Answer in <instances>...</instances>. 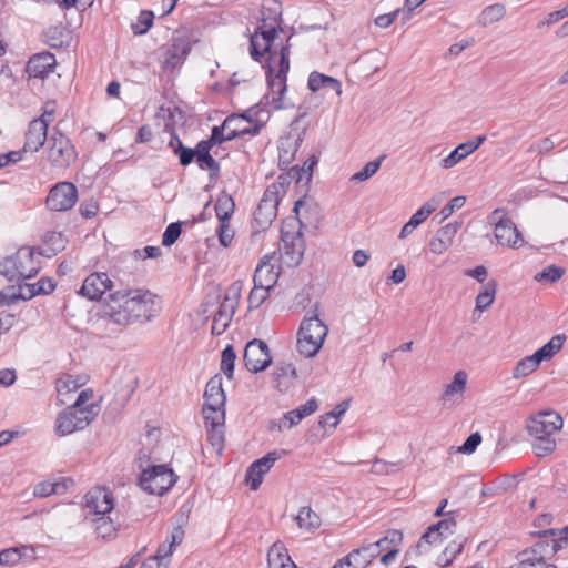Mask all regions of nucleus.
<instances>
[{
    "label": "nucleus",
    "mask_w": 568,
    "mask_h": 568,
    "mask_svg": "<svg viewBox=\"0 0 568 568\" xmlns=\"http://www.w3.org/2000/svg\"><path fill=\"white\" fill-rule=\"evenodd\" d=\"M217 236L221 245L224 247H227L231 244L234 237V231L230 226V220L220 221Z\"/></svg>",
    "instance_id": "nucleus-59"
},
{
    "label": "nucleus",
    "mask_w": 568,
    "mask_h": 568,
    "mask_svg": "<svg viewBox=\"0 0 568 568\" xmlns=\"http://www.w3.org/2000/svg\"><path fill=\"white\" fill-rule=\"evenodd\" d=\"M565 341V334H557L534 354L537 356L540 363L542 361H549L562 348Z\"/></svg>",
    "instance_id": "nucleus-34"
},
{
    "label": "nucleus",
    "mask_w": 568,
    "mask_h": 568,
    "mask_svg": "<svg viewBox=\"0 0 568 568\" xmlns=\"http://www.w3.org/2000/svg\"><path fill=\"white\" fill-rule=\"evenodd\" d=\"M296 521L300 528L314 530L321 526L318 515L311 507H302L297 514Z\"/></svg>",
    "instance_id": "nucleus-39"
},
{
    "label": "nucleus",
    "mask_w": 568,
    "mask_h": 568,
    "mask_svg": "<svg viewBox=\"0 0 568 568\" xmlns=\"http://www.w3.org/2000/svg\"><path fill=\"white\" fill-rule=\"evenodd\" d=\"M466 539L453 540L443 551V557L445 559H439V565L447 566L455 559L458 555L463 552Z\"/></svg>",
    "instance_id": "nucleus-49"
},
{
    "label": "nucleus",
    "mask_w": 568,
    "mask_h": 568,
    "mask_svg": "<svg viewBox=\"0 0 568 568\" xmlns=\"http://www.w3.org/2000/svg\"><path fill=\"white\" fill-rule=\"evenodd\" d=\"M470 154L471 152L465 142L460 143L446 158L442 160L440 166L446 170L452 169Z\"/></svg>",
    "instance_id": "nucleus-43"
},
{
    "label": "nucleus",
    "mask_w": 568,
    "mask_h": 568,
    "mask_svg": "<svg viewBox=\"0 0 568 568\" xmlns=\"http://www.w3.org/2000/svg\"><path fill=\"white\" fill-rule=\"evenodd\" d=\"M466 384L467 374L464 371L456 372L453 382L446 386L443 393V399L453 404L460 402L466 389Z\"/></svg>",
    "instance_id": "nucleus-27"
},
{
    "label": "nucleus",
    "mask_w": 568,
    "mask_h": 568,
    "mask_svg": "<svg viewBox=\"0 0 568 568\" xmlns=\"http://www.w3.org/2000/svg\"><path fill=\"white\" fill-rule=\"evenodd\" d=\"M518 564L516 567L510 568H557L555 565L547 564L541 558L524 556L521 552L518 555Z\"/></svg>",
    "instance_id": "nucleus-55"
},
{
    "label": "nucleus",
    "mask_w": 568,
    "mask_h": 568,
    "mask_svg": "<svg viewBox=\"0 0 568 568\" xmlns=\"http://www.w3.org/2000/svg\"><path fill=\"white\" fill-rule=\"evenodd\" d=\"M384 159H385V155H381L376 160L367 162L361 171H358L352 175L351 181L363 182V181L368 180L379 170Z\"/></svg>",
    "instance_id": "nucleus-45"
},
{
    "label": "nucleus",
    "mask_w": 568,
    "mask_h": 568,
    "mask_svg": "<svg viewBox=\"0 0 568 568\" xmlns=\"http://www.w3.org/2000/svg\"><path fill=\"white\" fill-rule=\"evenodd\" d=\"M50 119H34L30 122L26 133L24 152H37L48 138Z\"/></svg>",
    "instance_id": "nucleus-17"
},
{
    "label": "nucleus",
    "mask_w": 568,
    "mask_h": 568,
    "mask_svg": "<svg viewBox=\"0 0 568 568\" xmlns=\"http://www.w3.org/2000/svg\"><path fill=\"white\" fill-rule=\"evenodd\" d=\"M154 14L151 11H142L136 23L132 24L133 32L135 34H144L153 24Z\"/></svg>",
    "instance_id": "nucleus-57"
},
{
    "label": "nucleus",
    "mask_w": 568,
    "mask_h": 568,
    "mask_svg": "<svg viewBox=\"0 0 568 568\" xmlns=\"http://www.w3.org/2000/svg\"><path fill=\"white\" fill-rule=\"evenodd\" d=\"M196 163L201 170H209L211 178H216L220 173V164L211 153L204 152V154L196 160Z\"/></svg>",
    "instance_id": "nucleus-56"
},
{
    "label": "nucleus",
    "mask_w": 568,
    "mask_h": 568,
    "mask_svg": "<svg viewBox=\"0 0 568 568\" xmlns=\"http://www.w3.org/2000/svg\"><path fill=\"white\" fill-rule=\"evenodd\" d=\"M532 452L537 457H545L556 449V439L554 436H532Z\"/></svg>",
    "instance_id": "nucleus-42"
},
{
    "label": "nucleus",
    "mask_w": 568,
    "mask_h": 568,
    "mask_svg": "<svg viewBox=\"0 0 568 568\" xmlns=\"http://www.w3.org/2000/svg\"><path fill=\"white\" fill-rule=\"evenodd\" d=\"M85 504L98 517L104 516L113 509L112 493L105 488L91 490L85 495Z\"/></svg>",
    "instance_id": "nucleus-19"
},
{
    "label": "nucleus",
    "mask_w": 568,
    "mask_h": 568,
    "mask_svg": "<svg viewBox=\"0 0 568 568\" xmlns=\"http://www.w3.org/2000/svg\"><path fill=\"white\" fill-rule=\"evenodd\" d=\"M446 538V535L444 532H440L438 530H432V525L427 528V530L422 535L417 547L420 548L423 544L427 545H435L438 542H442Z\"/></svg>",
    "instance_id": "nucleus-60"
},
{
    "label": "nucleus",
    "mask_w": 568,
    "mask_h": 568,
    "mask_svg": "<svg viewBox=\"0 0 568 568\" xmlns=\"http://www.w3.org/2000/svg\"><path fill=\"white\" fill-rule=\"evenodd\" d=\"M243 283L241 281L233 282L226 290L224 298L221 303L227 304L236 310L237 303L241 297Z\"/></svg>",
    "instance_id": "nucleus-54"
},
{
    "label": "nucleus",
    "mask_w": 568,
    "mask_h": 568,
    "mask_svg": "<svg viewBox=\"0 0 568 568\" xmlns=\"http://www.w3.org/2000/svg\"><path fill=\"white\" fill-rule=\"evenodd\" d=\"M169 148L179 156V161L182 166L191 164L194 160L196 161V152H194L193 149L186 148L175 133L171 135Z\"/></svg>",
    "instance_id": "nucleus-33"
},
{
    "label": "nucleus",
    "mask_w": 568,
    "mask_h": 568,
    "mask_svg": "<svg viewBox=\"0 0 568 568\" xmlns=\"http://www.w3.org/2000/svg\"><path fill=\"white\" fill-rule=\"evenodd\" d=\"M327 332V326L317 315L305 317L297 334L298 353L305 357L315 356L320 352Z\"/></svg>",
    "instance_id": "nucleus-5"
},
{
    "label": "nucleus",
    "mask_w": 568,
    "mask_h": 568,
    "mask_svg": "<svg viewBox=\"0 0 568 568\" xmlns=\"http://www.w3.org/2000/svg\"><path fill=\"white\" fill-rule=\"evenodd\" d=\"M191 51V43L185 38H176L166 49L164 64L168 68H176L181 65Z\"/></svg>",
    "instance_id": "nucleus-23"
},
{
    "label": "nucleus",
    "mask_w": 568,
    "mask_h": 568,
    "mask_svg": "<svg viewBox=\"0 0 568 568\" xmlns=\"http://www.w3.org/2000/svg\"><path fill=\"white\" fill-rule=\"evenodd\" d=\"M78 200V191L71 182L55 184L47 196V206L51 211L62 212L74 206Z\"/></svg>",
    "instance_id": "nucleus-13"
},
{
    "label": "nucleus",
    "mask_w": 568,
    "mask_h": 568,
    "mask_svg": "<svg viewBox=\"0 0 568 568\" xmlns=\"http://www.w3.org/2000/svg\"><path fill=\"white\" fill-rule=\"evenodd\" d=\"M112 286L113 282L106 273L94 272L84 278L78 293L90 301H99Z\"/></svg>",
    "instance_id": "nucleus-16"
},
{
    "label": "nucleus",
    "mask_w": 568,
    "mask_h": 568,
    "mask_svg": "<svg viewBox=\"0 0 568 568\" xmlns=\"http://www.w3.org/2000/svg\"><path fill=\"white\" fill-rule=\"evenodd\" d=\"M480 443L481 435L478 432L473 433L467 437L464 444L460 447H458V452L467 455L473 454Z\"/></svg>",
    "instance_id": "nucleus-61"
},
{
    "label": "nucleus",
    "mask_w": 568,
    "mask_h": 568,
    "mask_svg": "<svg viewBox=\"0 0 568 568\" xmlns=\"http://www.w3.org/2000/svg\"><path fill=\"white\" fill-rule=\"evenodd\" d=\"M497 286L498 284L496 280H490L481 286V290L476 297V310L484 312L490 307L495 301Z\"/></svg>",
    "instance_id": "nucleus-35"
},
{
    "label": "nucleus",
    "mask_w": 568,
    "mask_h": 568,
    "mask_svg": "<svg viewBox=\"0 0 568 568\" xmlns=\"http://www.w3.org/2000/svg\"><path fill=\"white\" fill-rule=\"evenodd\" d=\"M379 555V544L373 542L352 550L348 556L357 568H366Z\"/></svg>",
    "instance_id": "nucleus-28"
},
{
    "label": "nucleus",
    "mask_w": 568,
    "mask_h": 568,
    "mask_svg": "<svg viewBox=\"0 0 568 568\" xmlns=\"http://www.w3.org/2000/svg\"><path fill=\"white\" fill-rule=\"evenodd\" d=\"M181 232H182V223L181 222L170 223L166 226V229L162 235V244L168 247L173 245L176 242V240L180 237Z\"/></svg>",
    "instance_id": "nucleus-58"
},
{
    "label": "nucleus",
    "mask_w": 568,
    "mask_h": 568,
    "mask_svg": "<svg viewBox=\"0 0 568 568\" xmlns=\"http://www.w3.org/2000/svg\"><path fill=\"white\" fill-rule=\"evenodd\" d=\"M263 126L264 123L258 121L255 124H246L244 114H231L225 118L227 139L232 140L245 135H257Z\"/></svg>",
    "instance_id": "nucleus-18"
},
{
    "label": "nucleus",
    "mask_w": 568,
    "mask_h": 568,
    "mask_svg": "<svg viewBox=\"0 0 568 568\" xmlns=\"http://www.w3.org/2000/svg\"><path fill=\"white\" fill-rule=\"evenodd\" d=\"M176 478L166 465H155L141 473L139 486L150 495L162 496L176 483Z\"/></svg>",
    "instance_id": "nucleus-8"
},
{
    "label": "nucleus",
    "mask_w": 568,
    "mask_h": 568,
    "mask_svg": "<svg viewBox=\"0 0 568 568\" xmlns=\"http://www.w3.org/2000/svg\"><path fill=\"white\" fill-rule=\"evenodd\" d=\"M95 532L99 537L106 539L114 536L115 528L110 518L99 516L94 519Z\"/></svg>",
    "instance_id": "nucleus-53"
},
{
    "label": "nucleus",
    "mask_w": 568,
    "mask_h": 568,
    "mask_svg": "<svg viewBox=\"0 0 568 568\" xmlns=\"http://www.w3.org/2000/svg\"><path fill=\"white\" fill-rule=\"evenodd\" d=\"M48 159L55 168H68L77 160V151L70 139L57 128L48 139Z\"/></svg>",
    "instance_id": "nucleus-11"
},
{
    "label": "nucleus",
    "mask_w": 568,
    "mask_h": 568,
    "mask_svg": "<svg viewBox=\"0 0 568 568\" xmlns=\"http://www.w3.org/2000/svg\"><path fill=\"white\" fill-rule=\"evenodd\" d=\"M551 539H545L537 541L531 547L525 549L521 551L524 556H531L541 558V560H545L547 558H551L555 555L554 548L551 547Z\"/></svg>",
    "instance_id": "nucleus-40"
},
{
    "label": "nucleus",
    "mask_w": 568,
    "mask_h": 568,
    "mask_svg": "<svg viewBox=\"0 0 568 568\" xmlns=\"http://www.w3.org/2000/svg\"><path fill=\"white\" fill-rule=\"evenodd\" d=\"M160 311V298L149 290H120L104 301L102 317L109 323L126 327L134 323L150 322Z\"/></svg>",
    "instance_id": "nucleus-1"
},
{
    "label": "nucleus",
    "mask_w": 568,
    "mask_h": 568,
    "mask_svg": "<svg viewBox=\"0 0 568 568\" xmlns=\"http://www.w3.org/2000/svg\"><path fill=\"white\" fill-rule=\"evenodd\" d=\"M489 221L495 225L494 234L499 245L510 248H519L524 245L523 235L504 209L494 210Z\"/></svg>",
    "instance_id": "nucleus-10"
},
{
    "label": "nucleus",
    "mask_w": 568,
    "mask_h": 568,
    "mask_svg": "<svg viewBox=\"0 0 568 568\" xmlns=\"http://www.w3.org/2000/svg\"><path fill=\"white\" fill-rule=\"evenodd\" d=\"M22 287L24 291V296L28 301L40 294L52 293L55 288V283L52 278L41 277L38 282L32 284H24Z\"/></svg>",
    "instance_id": "nucleus-36"
},
{
    "label": "nucleus",
    "mask_w": 568,
    "mask_h": 568,
    "mask_svg": "<svg viewBox=\"0 0 568 568\" xmlns=\"http://www.w3.org/2000/svg\"><path fill=\"white\" fill-rule=\"evenodd\" d=\"M462 223L453 222L440 227L429 241V250L434 254H443L453 244Z\"/></svg>",
    "instance_id": "nucleus-21"
},
{
    "label": "nucleus",
    "mask_w": 568,
    "mask_h": 568,
    "mask_svg": "<svg viewBox=\"0 0 568 568\" xmlns=\"http://www.w3.org/2000/svg\"><path fill=\"white\" fill-rule=\"evenodd\" d=\"M55 57L50 52H41L32 55L27 63V73L33 78H45L55 67Z\"/></svg>",
    "instance_id": "nucleus-20"
},
{
    "label": "nucleus",
    "mask_w": 568,
    "mask_h": 568,
    "mask_svg": "<svg viewBox=\"0 0 568 568\" xmlns=\"http://www.w3.org/2000/svg\"><path fill=\"white\" fill-rule=\"evenodd\" d=\"M307 85L313 92H316L322 88H326L335 91L337 95L342 94V84L339 80L316 71L311 72L308 75Z\"/></svg>",
    "instance_id": "nucleus-29"
},
{
    "label": "nucleus",
    "mask_w": 568,
    "mask_h": 568,
    "mask_svg": "<svg viewBox=\"0 0 568 568\" xmlns=\"http://www.w3.org/2000/svg\"><path fill=\"white\" fill-rule=\"evenodd\" d=\"M268 568H297L292 561L287 551L277 544H274L267 554Z\"/></svg>",
    "instance_id": "nucleus-31"
},
{
    "label": "nucleus",
    "mask_w": 568,
    "mask_h": 568,
    "mask_svg": "<svg viewBox=\"0 0 568 568\" xmlns=\"http://www.w3.org/2000/svg\"><path fill=\"white\" fill-rule=\"evenodd\" d=\"M243 361L245 367L252 373L266 369L272 363L267 344L261 339L248 342L244 349Z\"/></svg>",
    "instance_id": "nucleus-14"
},
{
    "label": "nucleus",
    "mask_w": 568,
    "mask_h": 568,
    "mask_svg": "<svg viewBox=\"0 0 568 568\" xmlns=\"http://www.w3.org/2000/svg\"><path fill=\"white\" fill-rule=\"evenodd\" d=\"M466 203L465 196H455L440 211L442 220L447 219L455 210L462 209Z\"/></svg>",
    "instance_id": "nucleus-62"
},
{
    "label": "nucleus",
    "mask_w": 568,
    "mask_h": 568,
    "mask_svg": "<svg viewBox=\"0 0 568 568\" xmlns=\"http://www.w3.org/2000/svg\"><path fill=\"white\" fill-rule=\"evenodd\" d=\"M298 149V141L291 138L280 140L278 165L285 170L292 163Z\"/></svg>",
    "instance_id": "nucleus-32"
},
{
    "label": "nucleus",
    "mask_w": 568,
    "mask_h": 568,
    "mask_svg": "<svg viewBox=\"0 0 568 568\" xmlns=\"http://www.w3.org/2000/svg\"><path fill=\"white\" fill-rule=\"evenodd\" d=\"M87 382V378L83 376H73L70 374H63L55 382V389L58 393V402L60 405H63L68 400V395L77 392L80 387H82Z\"/></svg>",
    "instance_id": "nucleus-24"
},
{
    "label": "nucleus",
    "mask_w": 568,
    "mask_h": 568,
    "mask_svg": "<svg viewBox=\"0 0 568 568\" xmlns=\"http://www.w3.org/2000/svg\"><path fill=\"white\" fill-rule=\"evenodd\" d=\"M234 313H235V308H233L232 306H229L227 304L221 303L219 311L216 312V314L213 317V323H212V328H211L212 334L216 335V336L223 334L226 331Z\"/></svg>",
    "instance_id": "nucleus-30"
},
{
    "label": "nucleus",
    "mask_w": 568,
    "mask_h": 568,
    "mask_svg": "<svg viewBox=\"0 0 568 568\" xmlns=\"http://www.w3.org/2000/svg\"><path fill=\"white\" fill-rule=\"evenodd\" d=\"M23 558L34 560L36 550L32 546L22 545L0 551V566H13Z\"/></svg>",
    "instance_id": "nucleus-25"
},
{
    "label": "nucleus",
    "mask_w": 568,
    "mask_h": 568,
    "mask_svg": "<svg viewBox=\"0 0 568 568\" xmlns=\"http://www.w3.org/2000/svg\"><path fill=\"white\" fill-rule=\"evenodd\" d=\"M280 202L278 186L271 184L265 190L256 210L253 214L252 234L256 235L266 231L277 215V205Z\"/></svg>",
    "instance_id": "nucleus-9"
},
{
    "label": "nucleus",
    "mask_w": 568,
    "mask_h": 568,
    "mask_svg": "<svg viewBox=\"0 0 568 568\" xmlns=\"http://www.w3.org/2000/svg\"><path fill=\"white\" fill-rule=\"evenodd\" d=\"M437 207V203L435 201H428L423 204L409 219L407 223L404 224L402 231L399 233V239H404L408 236L418 225H420Z\"/></svg>",
    "instance_id": "nucleus-26"
},
{
    "label": "nucleus",
    "mask_w": 568,
    "mask_h": 568,
    "mask_svg": "<svg viewBox=\"0 0 568 568\" xmlns=\"http://www.w3.org/2000/svg\"><path fill=\"white\" fill-rule=\"evenodd\" d=\"M205 426H224L225 408L223 407H203L202 408Z\"/></svg>",
    "instance_id": "nucleus-44"
},
{
    "label": "nucleus",
    "mask_w": 568,
    "mask_h": 568,
    "mask_svg": "<svg viewBox=\"0 0 568 568\" xmlns=\"http://www.w3.org/2000/svg\"><path fill=\"white\" fill-rule=\"evenodd\" d=\"M551 544L555 554H557L559 550L564 549L568 545V526H566L561 530L557 529V536L551 538Z\"/></svg>",
    "instance_id": "nucleus-64"
},
{
    "label": "nucleus",
    "mask_w": 568,
    "mask_h": 568,
    "mask_svg": "<svg viewBox=\"0 0 568 568\" xmlns=\"http://www.w3.org/2000/svg\"><path fill=\"white\" fill-rule=\"evenodd\" d=\"M281 4L276 0L271 1V6H262L261 24L251 37L250 54L255 61H261L264 54L271 55L274 51H280L282 43H276V32L281 29Z\"/></svg>",
    "instance_id": "nucleus-2"
},
{
    "label": "nucleus",
    "mask_w": 568,
    "mask_h": 568,
    "mask_svg": "<svg viewBox=\"0 0 568 568\" xmlns=\"http://www.w3.org/2000/svg\"><path fill=\"white\" fill-rule=\"evenodd\" d=\"M285 454L286 452L284 449H275L250 465L246 470V481L250 484L252 490L258 489L264 475L268 473L275 462L282 458Z\"/></svg>",
    "instance_id": "nucleus-15"
},
{
    "label": "nucleus",
    "mask_w": 568,
    "mask_h": 568,
    "mask_svg": "<svg viewBox=\"0 0 568 568\" xmlns=\"http://www.w3.org/2000/svg\"><path fill=\"white\" fill-rule=\"evenodd\" d=\"M290 70V49L281 45L280 51H274L266 59V79L271 91V104L273 109L285 108L283 99L286 92V75Z\"/></svg>",
    "instance_id": "nucleus-3"
},
{
    "label": "nucleus",
    "mask_w": 568,
    "mask_h": 568,
    "mask_svg": "<svg viewBox=\"0 0 568 568\" xmlns=\"http://www.w3.org/2000/svg\"><path fill=\"white\" fill-rule=\"evenodd\" d=\"M224 394L222 378L219 375L213 376L205 386L204 398Z\"/></svg>",
    "instance_id": "nucleus-63"
},
{
    "label": "nucleus",
    "mask_w": 568,
    "mask_h": 568,
    "mask_svg": "<svg viewBox=\"0 0 568 568\" xmlns=\"http://www.w3.org/2000/svg\"><path fill=\"white\" fill-rule=\"evenodd\" d=\"M19 301H27L22 285L18 288L14 286H8L0 292V304L10 306Z\"/></svg>",
    "instance_id": "nucleus-46"
},
{
    "label": "nucleus",
    "mask_w": 568,
    "mask_h": 568,
    "mask_svg": "<svg viewBox=\"0 0 568 568\" xmlns=\"http://www.w3.org/2000/svg\"><path fill=\"white\" fill-rule=\"evenodd\" d=\"M41 268L32 247L22 246L14 254L0 261V275L9 282H21L34 277Z\"/></svg>",
    "instance_id": "nucleus-4"
},
{
    "label": "nucleus",
    "mask_w": 568,
    "mask_h": 568,
    "mask_svg": "<svg viewBox=\"0 0 568 568\" xmlns=\"http://www.w3.org/2000/svg\"><path fill=\"white\" fill-rule=\"evenodd\" d=\"M272 258L273 257L268 255L264 256L258 263L253 276L254 284L270 290L273 288L278 278V271L271 264Z\"/></svg>",
    "instance_id": "nucleus-22"
},
{
    "label": "nucleus",
    "mask_w": 568,
    "mask_h": 568,
    "mask_svg": "<svg viewBox=\"0 0 568 568\" xmlns=\"http://www.w3.org/2000/svg\"><path fill=\"white\" fill-rule=\"evenodd\" d=\"M45 242L52 245L51 247L39 252L40 255L45 257H51L64 248V241L61 233L52 232L47 234Z\"/></svg>",
    "instance_id": "nucleus-48"
},
{
    "label": "nucleus",
    "mask_w": 568,
    "mask_h": 568,
    "mask_svg": "<svg viewBox=\"0 0 568 568\" xmlns=\"http://www.w3.org/2000/svg\"><path fill=\"white\" fill-rule=\"evenodd\" d=\"M562 425L564 420L559 414L544 410L527 419L526 429L530 436H554Z\"/></svg>",
    "instance_id": "nucleus-12"
},
{
    "label": "nucleus",
    "mask_w": 568,
    "mask_h": 568,
    "mask_svg": "<svg viewBox=\"0 0 568 568\" xmlns=\"http://www.w3.org/2000/svg\"><path fill=\"white\" fill-rule=\"evenodd\" d=\"M236 359V353L232 345H227L221 356V369L229 379H232L234 373V364Z\"/></svg>",
    "instance_id": "nucleus-47"
},
{
    "label": "nucleus",
    "mask_w": 568,
    "mask_h": 568,
    "mask_svg": "<svg viewBox=\"0 0 568 568\" xmlns=\"http://www.w3.org/2000/svg\"><path fill=\"white\" fill-rule=\"evenodd\" d=\"M270 288L267 287H261L256 284H254L253 288L250 292L247 302H248V308L255 310L258 308L265 300L268 297Z\"/></svg>",
    "instance_id": "nucleus-51"
},
{
    "label": "nucleus",
    "mask_w": 568,
    "mask_h": 568,
    "mask_svg": "<svg viewBox=\"0 0 568 568\" xmlns=\"http://www.w3.org/2000/svg\"><path fill=\"white\" fill-rule=\"evenodd\" d=\"M207 429V440L212 445V447L216 452H221L224 446V433H225V425L224 426H209Z\"/></svg>",
    "instance_id": "nucleus-52"
},
{
    "label": "nucleus",
    "mask_w": 568,
    "mask_h": 568,
    "mask_svg": "<svg viewBox=\"0 0 568 568\" xmlns=\"http://www.w3.org/2000/svg\"><path fill=\"white\" fill-rule=\"evenodd\" d=\"M540 362L535 354L521 358L513 368V377L519 379L532 374L539 367Z\"/></svg>",
    "instance_id": "nucleus-38"
},
{
    "label": "nucleus",
    "mask_w": 568,
    "mask_h": 568,
    "mask_svg": "<svg viewBox=\"0 0 568 568\" xmlns=\"http://www.w3.org/2000/svg\"><path fill=\"white\" fill-rule=\"evenodd\" d=\"M506 14V8L504 4L495 3L486 7L479 17V22L483 26H488L500 21Z\"/></svg>",
    "instance_id": "nucleus-41"
},
{
    "label": "nucleus",
    "mask_w": 568,
    "mask_h": 568,
    "mask_svg": "<svg viewBox=\"0 0 568 568\" xmlns=\"http://www.w3.org/2000/svg\"><path fill=\"white\" fill-rule=\"evenodd\" d=\"M564 274L565 270L562 267L549 265L545 267L541 272L537 273L534 278L537 282L555 283L559 281Z\"/></svg>",
    "instance_id": "nucleus-50"
},
{
    "label": "nucleus",
    "mask_w": 568,
    "mask_h": 568,
    "mask_svg": "<svg viewBox=\"0 0 568 568\" xmlns=\"http://www.w3.org/2000/svg\"><path fill=\"white\" fill-rule=\"evenodd\" d=\"M99 410L98 404H91V407L85 410H77L68 406L55 418V434L58 436H68L84 429L95 419Z\"/></svg>",
    "instance_id": "nucleus-7"
},
{
    "label": "nucleus",
    "mask_w": 568,
    "mask_h": 568,
    "mask_svg": "<svg viewBox=\"0 0 568 568\" xmlns=\"http://www.w3.org/2000/svg\"><path fill=\"white\" fill-rule=\"evenodd\" d=\"M296 224H300L298 220H291L284 222L281 229V261L287 267L297 266L302 262L305 252L303 233L300 229L295 230Z\"/></svg>",
    "instance_id": "nucleus-6"
},
{
    "label": "nucleus",
    "mask_w": 568,
    "mask_h": 568,
    "mask_svg": "<svg viewBox=\"0 0 568 568\" xmlns=\"http://www.w3.org/2000/svg\"><path fill=\"white\" fill-rule=\"evenodd\" d=\"M235 210L233 197L226 192H222L215 203V213L219 221L230 220Z\"/></svg>",
    "instance_id": "nucleus-37"
}]
</instances>
